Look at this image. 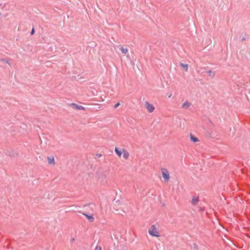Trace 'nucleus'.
Instances as JSON below:
<instances>
[{
	"label": "nucleus",
	"instance_id": "1",
	"mask_svg": "<svg viewBox=\"0 0 250 250\" xmlns=\"http://www.w3.org/2000/svg\"><path fill=\"white\" fill-rule=\"evenodd\" d=\"M115 152L120 159H123L124 160H128L129 158V153L124 148H115Z\"/></svg>",
	"mask_w": 250,
	"mask_h": 250
},
{
	"label": "nucleus",
	"instance_id": "2",
	"mask_svg": "<svg viewBox=\"0 0 250 250\" xmlns=\"http://www.w3.org/2000/svg\"><path fill=\"white\" fill-rule=\"evenodd\" d=\"M149 234L153 237H160L161 236L160 232L156 226V225H152L148 230Z\"/></svg>",
	"mask_w": 250,
	"mask_h": 250
},
{
	"label": "nucleus",
	"instance_id": "3",
	"mask_svg": "<svg viewBox=\"0 0 250 250\" xmlns=\"http://www.w3.org/2000/svg\"><path fill=\"white\" fill-rule=\"evenodd\" d=\"M161 172L164 182L167 183L170 179V173L169 170L165 168H161Z\"/></svg>",
	"mask_w": 250,
	"mask_h": 250
},
{
	"label": "nucleus",
	"instance_id": "4",
	"mask_svg": "<svg viewBox=\"0 0 250 250\" xmlns=\"http://www.w3.org/2000/svg\"><path fill=\"white\" fill-rule=\"evenodd\" d=\"M47 160L48 164L51 166H54L56 164L54 157L53 156H50L47 157Z\"/></svg>",
	"mask_w": 250,
	"mask_h": 250
},
{
	"label": "nucleus",
	"instance_id": "5",
	"mask_svg": "<svg viewBox=\"0 0 250 250\" xmlns=\"http://www.w3.org/2000/svg\"><path fill=\"white\" fill-rule=\"evenodd\" d=\"M145 104L146 108L149 112L152 113L154 111L155 108L152 104H149L148 102H146Z\"/></svg>",
	"mask_w": 250,
	"mask_h": 250
},
{
	"label": "nucleus",
	"instance_id": "6",
	"mask_svg": "<svg viewBox=\"0 0 250 250\" xmlns=\"http://www.w3.org/2000/svg\"><path fill=\"white\" fill-rule=\"evenodd\" d=\"M97 174L98 175V180L100 182H104V181L106 182V176L105 174L97 172Z\"/></svg>",
	"mask_w": 250,
	"mask_h": 250
},
{
	"label": "nucleus",
	"instance_id": "7",
	"mask_svg": "<svg viewBox=\"0 0 250 250\" xmlns=\"http://www.w3.org/2000/svg\"><path fill=\"white\" fill-rule=\"evenodd\" d=\"M70 105L72 107V108L78 109V110H84V107L83 106L79 104H77L75 103L71 104Z\"/></svg>",
	"mask_w": 250,
	"mask_h": 250
},
{
	"label": "nucleus",
	"instance_id": "8",
	"mask_svg": "<svg viewBox=\"0 0 250 250\" xmlns=\"http://www.w3.org/2000/svg\"><path fill=\"white\" fill-rule=\"evenodd\" d=\"M198 202H199V198L198 197H196V196L192 197V200H191V204L193 205H197Z\"/></svg>",
	"mask_w": 250,
	"mask_h": 250
},
{
	"label": "nucleus",
	"instance_id": "9",
	"mask_svg": "<svg viewBox=\"0 0 250 250\" xmlns=\"http://www.w3.org/2000/svg\"><path fill=\"white\" fill-rule=\"evenodd\" d=\"M190 139L191 141H192L193 143H196L199 142L198 139L192 134H190Z\"/></svg>",
	"mask_w": 250,
	"mask_h": 250
},
{
	"label": "nucleus",
	"instance_id": "10",
	"mask_svg": "<svg viewBox=\"0 0 250 250\" xmlns=\"http://www.w3.org/2000/svg\"><path fill=\"white\" fill-rule=\"evenodd\" d=\"M83 214L86 217V218L90 222H93L94 221V219L93 215H88L86 213H83Z\"/></svg>",
	"mask_w": 250,
	"mask_h": 250
},
{
	"label": "nucleus",
	"instance_id": "11",
	"mask_svg": "<svg viewBox=\"0 0 250 250\" xmlns=\"http://www.w3.org/2000/svg\"><path fill=\"white\" fill-rule=\"evenodd\" d=\"M190 105V103H189L188 101H186L182 104V107L183 108L187 109L189 107Z\"/></svg>",
	"mask_w": 250,
	"mask_h": 250
},
{
	"label": "nucleus",
	"instance_id": "12",
	"mask_svg": "<svg viewBox=\"0 0 250 250\" xmlns=\"http://www.w3.org/2000/svg\"><path fill=\"white\" fill-rule=\"evenodd\" d=\"M180 66L181 67H182L183 68H184L186 71H188V64H184L183 63H180Z\"/></svg>",
	"mask_w": 250,
	"mask_h": 250
},
{
	"label": "nucleus",
	"instance_id": "13",
	"mask_svg": "<svg viewBox=\"0 0 250 250\" xmlns=\"http://www.w3.org/2000/svg\"><path fill=\"white\" fill-rule=\"evenodd\" d=\"M120 50L122 51V52L124 54H125L128 51V49L124 48L122 46L120 48Z\"/></svg>",
	"mask_w": 250,
	"mask_h": 250
},
{
	"label": "nucleus",
	"instance_id": "14",
	"mask_svg": "<svg viewBox=\"0 0 250 250\" xmlns=\"http://www.w3.org/2000/svg\"><path fill=\"white\" fill-rule=\"evenodd\" d=\"M208 73L209 74V75L212 77H213L215 75L214 72L211 70L208 71Z\"/></svg>",
	"mask_w": 250,
	"mask_h": 250
},
{
	"label": "nucleus",
	"instance_id": "15",
	"mask_svg": "<svg viewBox=\"0 0 250 250\" xmlns=\"http://www.w3.org/2000/svg\"><path fill=\"white\" fill-rule=\"evenodd\" d=\"M0 61L5 62L6 63H9V60L6 59H0Z\"/></svg>",
	"mask_w": 250,
	"mask_h": 250
},
{
	"label": "nucleus",
	"instance_id": "16",
	"mask_svg": "<svg viewBox=\"0 0 250 250\" xmlns=\"http://www.w3.org/2000/svg\"><path fill=\"white\" fill-rule=\"evenodd\" d=\"M94 250H102L100 246H96Z\"/></svg>",
	"mask_w": 250,
	"mask_h": 250
},
{
	"label": "nucleus",
	"instance_id": "17",
	"mask_svg": "<svg viewBox=\"0 0 250 250\" xmlns=\"http://www.w3.org/2000/svg\"><path fill=\"white\" fill-rule=\"evenodd\" d=\"M127 120L129 124L133 123L132 120L131 118H129L127 119Z\"/></svg>",
	"mask_w": 250,
	"mask_h": 250
},
{
	"label": "nucleus",
	"instance_id": "18",
	"mask_svg": "<svg viewBox=\"0 0 250 250\" xmlns=\"http://www.w3.org/2000/svg\"><path fill=\"white\" fill-rule=\"evenodd\" d=\"M120 104L119 103H117L114 105V108H116Z\"/></svg>",
	"mask_w": 250,
	"mask_h": 250
},
{
	"label": "nucleus",
	"instance_id": "19",
	"mask_svg": "<svg viewBox=\"0 0 250 250\" xmlns=\"http://www.w3.org/2000/svg\"><path fill=\"white\" fill-rule=\"evenodd\" d=\"M34 33H35V29H34V28H32V30H31V33H30V34L31 35H33L34 34Z\"/></svg>",
	"mask_w": 250,
	"mask_h": 250
},
{
	"label": "nucleus",
	"instance_id": "20",
	"mask_svg": "<svg viewBox=\"0 0 250 250\" xmlns=\"http://www.w3.org/2000/svg\"><path fill=\"white\" fill-rule=\"evenodd\" d=\"M172 96V93H170L169 95L168 96V98H170Z\"/></svg>",
	"mask_w": 250,
	"mask_h": 250
},
{
	"label": "nucleus",
	"instance_id": "21",
	"mask_svg": "<svg viewBox=\"0 0 250 250\" xmlns=\"http://www.w3.org/2000/svg\"><path fill=\"white\" fill-rule=\"evenodd\" d=\"M245 40H246V39H245V38H243L242 39V41H245Z\"/></svg>",
	"mask_w": 250,
	"mask_h": 250
}]
</instances>
